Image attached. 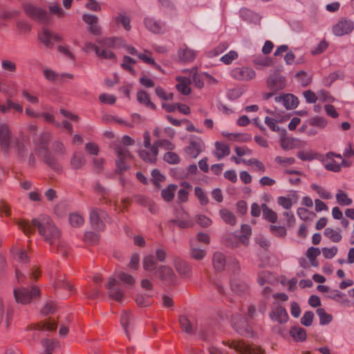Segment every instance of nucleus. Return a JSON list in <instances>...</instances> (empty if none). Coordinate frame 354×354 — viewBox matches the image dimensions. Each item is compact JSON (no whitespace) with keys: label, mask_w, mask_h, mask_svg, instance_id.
<instances>
[{"label":"nucleus","mask_w":354,"mask_h":354,"mask_svg":"<svg viewBox=\"0 0 354 354\" xmlns=\"http://www.w3.org/2000/svg\"><path fill=\"white\" fill-rule=\"evenodd\" d=\"M17 225L26 235L32 234L37 228L39 234L51 245L52 249L54 248L55 245L57 252L60 253L63 257L67 256L68 253L67 244L62 241H59L56 244L57 240L60 236V231L49 216L41 215L38 218H33L31 221L20 220L17 222Z\"/></svg>","instance_id":"obj_1"},{"label":"nucleus","mask_w":354,"mask_h":354,"mask_svg":"<svg viewBox=\"0 0 354 354\" xmlns=\"http://www.w3.org/2000/svg\"><path fill=\"white\" fill-rule=\"evenodd\" d=\"M224 345H227L229 350H223L216 346H210L208 348L209 354H232V349H234L239 354H265V351L261 346L255 344H246L243 341H223Z\"/></svg>","instance_id":"obj_2"},{"label":"nucleus","mask_w":354,"mask_h":354,"mask_svg":"<svg viewBox=\"0 0 354 354\" xmlns=\"http://www.w3.org/2000/svg\"><path fill=\"white\" fill-rule=\"evenodd\" d=\"M40 290L37 286H32L30 289L26 287L14 288L13 294L15 301L23 305L30 303L33 299L40 296Z\"/></svg>","instance_id":"obj_3"},{"label":"nucleus","mask_w":354,"mask_h":354,"mask_svg":"<svg viewBox=\"0 0 354 354\" xmlns=\"http://www.w3.org/2000/svg\"><path fill=\"white\" fill-rule=\"evenodd\" d=\"M115 150L118 157L115 160V173L122 175L129 168L127 160L131 158V154L127 147L122 145L116 146Z\"/></svg>","instance_id":"obj_4"},{"label":"nucleus","mask_w":354,"mask_h":354,"mask_svg":"<svg viewBox=\"0 0 354 354\" xmlns=\"http://www.w3.org/2000/svg\"><path fill=\"white\" fill-rule=\"evenodd\" d=\"M23 8L25 13L33 20L44 24L50 23V17L46 10L37 7L30 3H24Z\"/></svg>","instance_id":"obj_5"},{"label":"nucleus","mask_w":354,"mask_h":354,"mask_svg":"<svg viewBox=\"0 0 354 354\" xmlns=\"http://www.w3.org/2000/svg\"><path fill=\"white\" fill-rule=\"evenodd\" d=\"M16 138L8 123H0V149L2 151L8 153Z\"/></svg>","instance_id":"obj_6"},{"label":"nucleus","mask_w":354,"mask_h":354,"mask_svg":"<svg viewBox=\"0 0 354 354\" xmlns=\"http://www.w3.org/2000/svg\"><path fill=\"white\" fill-rule=\"evenodd\" d=\"M106 218H109V216L106 212L97 208L91 209L89 221L94 230H103L105 228L104 221H106Z\"/></svg>","instance_id":"obj_7"},{"label":"nucleus","mask_w":354,"mask_h":354,"mask_svg":"<svg viewBox=\"0 0 354 354\" xmlns=\"http://www.w3.org/2000/svg\"><path fill=\"white\" fill-rule=\"evenodd\" d=\"M230 76L238 81L248 82L255 78V71L248 66H238L232 68Z\"/></svg>","instance_id":"obj_8"},{"label":"nucleus","mask_w":354,"mask_h":354,"mask_svg":"<svg viewBox=\"0 0 354 354\" xmlns=\"http://www.w3.org/2000/svg\"><path fill=\"white\" fill-rule=\"evenodd\" d=\"M204 149L205 144L202 139L196 136H192L189 145L185 148V151L190 158H196Z\"/></svg>","instance_id":"obj_9"},{"label":"nucleus","mask_w":354,"mask_h":354,"mask_svg":"<svg viewBox=\"0 0 354 354\" xmlns=\"http://www.w3.org/2000/svg\"><path fill=\"white\" fill-rule=\"evenodd\" d=\"M267 86L272 91L277 92L286 86V77L277 72L271 74L266 81Z\"/></svg>","instance_id":"obj_10"},{"label":"nucleus","mask_w":354,"mask_h":354,"mask_svg":"<svg viewBox=\"0 0 354 354\" xmlns=\"http://www.w3.org/2000/svg\"><path fill=\"white\" fill-rule=\"evenodd\" d=\"M232 325L233 328L242 336H250L252 333V328L246 319L240 316L232 317Z\"/></svg>","instance_id":"obj_11"},{"label":"nucleus","mask_w":354,"mask_h":354,"mask_svg":"<svg viewBox=\"0 0 354 354\" xmlns=\"http://www.w3.org/2000/svg\"><path fill=\"white\" fill-rule=\"evenodd\" d=\"M155 274L165 283L172 285L175 283L176 276L172 268L167 266H160L157 268Z\"/></svg>","instance_id":"obj_12"},{"label":"nucleus","mask_w":354,"mask_h":354,"mask_svg":"<svg viewBox=\"0 0 354 354\" xmlns=\"http://www.w3.org/2000/svg\"><path fill=\"white\" fill-rule=\"evenodd\" d=\"M354 29V23L349 19H341L333 27V32L335 35L341 37L351 33Z\"/></svg>","instance_id":"obj_13"},{"label":"nucleus","mask_w":354,"mask_h":354,"mask_svg":"<svg viewBox=\"0 0 354 354\" xmlns=\"http://www.w3.org/2000/svg\"><path fill=\"white\" fill-rule=\"evenodd\" d=\"M38 39L47 48L53 47V41H60L62 40V37L60 35L53 32L46 28H43L41 31L39 32Z\"/></svg>","instance_id":"obj_14"},{"label":"nucleus","mask_w":354,"mask_h":354,"mask_svg":"<svg viewBox=\"0 0 354 354\" xmlns=\"http://www.w3.org/2000/svg\"><path fill=\"white\" fill-rule=\"evenodd\" d=\"M83 21L88 25V30L93 35H100L102 33L101 27L98 25V17L94 15L84 14Z\"/></svg>","instance_id":"obj_15"},{"label":"nucleus","mask_w":354,"mask_h":354,"mask_svg":"<svg viewBox=\"0 0 354 354\" xmlns=\"http://www.w3.org/2000/svg\"><path fill=\"white\" fill-rule=\"evenodd\" d=\"M174 267L178 274L185 279L190 278L192 276V267L189 263L180 258H176Z\"/></svg>","instance_id":"obj_16"},{"label":"nucleus","mask_w":354,"mask_h":354,"mask_svg":"<svg viewBox=\"0 0 354 354\" xmlns=\"http://www.w3.org/2000/svg\"><path fill=\"white\" fill-rule=\"evenodd\" d=\"M118 284L119 282L116 281L115 279L110 278L108 283L106 284V288L109 290V295L110 297L117 301H121L124 296V292L121 288L114 287Z\"/></svg>","instance_id":"obj_17"},{"label":"nucleus","mask_w":354,"mask_h":354,"mask_svg":"<svg viewBox=\"0 0 354 354\" xmlns=\"http://www.w3.org/2000/svg\"><path fill=\"white\" fill-rule=\"evenodd\" d=\"M275 102L281 103L287 109L296 108L299 104V100L296 96L292 94L287 93L275 97Z\"/></svg>","instance_id":"obj_18"},{"label":"nucleus","mask_w":354,"mask_h":354,"mask_svg":"<svg viewBox=\"0 0 354 354\" xmlns=\"http://www.w3.org/2000/svg\"><path fill=\"white\" fill-rule=\"evenodd\" d=\"M50 139V134L49 133H42L39 134V136L34 140V143L36 146L35 151L39 154L42 153V151L44 152L49 151L48 149V143Z\"/></svg>","instance_id":"obj_19"},{"label":"nucleus","mask_w":354,"mask_h":354,"mask_svg":"<svg viewBox=\"0 0 354 354\" xmlns=\"http://www.w3.org/2000/svg\"><path fill=\"white\" fill-rule=\"evenodd\" d=\"M145 27L153 33H162L165 31V25L153 18L147 17L144 20Z\"/></svg>","instance_id":"obj_20"},{"label":"nucleus","mask_w":354,"mask_h":354,"mask_svg":"<svg viewBox=\"0 0 354 354\" xmlns=\"http://www.w3.org/2000/svg\"><path fill=\"white\" fill-rule=\"evenodd\" d=\"M231 289L235 294L242 296L249 293V286L246 283L239 279L231 281Z\"/></svg>","instance_id":"obj_21"},{"label":"nucleus","mask_w":354,"mask_h":354,"mask_svg":"<svg viewBox=\"0 0 354 354\" xmlns=\"http://www.w3.org/2000/svg\"><path fill=\"white\" fill-rule=\"evenodd\" d=\"M270 315L272 320H275L280 324L286 323L289 318L286 310L281 306L273 310Z\"/></svg>","instance_id":"obj_22"},{"label":"nucleus","mask_w":354,"mask_h":354,"mask_svg":"<svg viewBox=\"0 0 354 354\" xmlns=\"http://www.w3.org/2000/svg\"><path fill=\"white\" fill-rule=\"evenodd\" d=\"M44 162L49 167L57 172H61L62 167L57 158L49 151L44 152L43 155Z\"/></svg>","instance_id":"obj_23"},{"label":"nucleus","mask_w":354,"mask_h":354,"mask_svg":"<svg viewBox=\"0 0 354 354\" xmlns=\"http://www.w3.org/2000/svg\"><path fill=\"white\" fill-rule=\"evenodd\" d=\"M196 53L186 46L181 47L178 52L179 59L183 62H193L196 57Z\"/></svg>","instance_id":"obj_24"},{"label":"nucleus","mask_w":354,"mask_h":354,"mask_svg":"<svg viewBox=\"0 0 354 354\" xmlns=\"http://www.w3.org/2000/svg\"><path fill=\"white\" fill-rule=\"evenodd\" d=\"M190 257L195 260H202L206 255L205 250L198 248L197 240L190 239Z\"/></svg>","instance_id":"obj_25"},{"label":"nucleus","mask_w":354,"mask_h":354,"mask_svg":"<svg viewBox=\"0 0 354 354\" xmlns=\"http://www.w3.org/2000/svg\"><path fill=\"white\" fill-rule=\"evenodd\" d=\"M97 42L100 45V47L108 49V48H116L120 46L123 41L121 38L118 37H106L97 39Z\"/></svg>","instance_id":"obj_26"},{"label":"nucleus","mask_w":354,"mask_h":354,"mask_svg":"<svg viewBox=\"0 0 354 354\" xmlns=\"http://www.w3.org/2000/svg\"><path fill=\"white\" fill-rule=\"evenodd\" d=\"M57 324L54 320H52L50 319H45L43 322H41L40 323H38L37 324H35L31 326V328H34L35 330H55L57 329Z\"/></svg>","instance_id":"obj_27"},{"label":"nucleus","mask_w":354,"mask_h":354,"mask_svg":"<svg viewBox=\"0 0 354 354\" xmlns=\"http://www.w3.org/2000/svg\"><path fill=\"white\" fill-rule=\"evenodd\" d=\"M212 261L214 268L216 270H223L226 264V259L225 255L223 253L220 252H214L212 257Z\"/></svg>","instance_id":"obj_28"},{"label":"nucleus","mask_w":354,"mask_h":354,"mask_svg":"<svg viewBox=\"0 0 354 354\" xmlns=\"http://www.w3.org/2000/svg\"><path fill=\"white\" fill-rule=\"evenodd\" d=\"M286 129L281 130L280 139L281 147L285 150L292 149L295 147L296 140L292 138L286 137Z\"/></svg>","instance_id":"obj_29"},{"label":"nucleus","mask_w":354,"mask_h":354,"mask_svg":"<svg viewBox=\"0 0 354 354\" xmlns=\"http://www.w3.org/2000/svg\"><path fill=\"white\" fill-rule=\"evenodd\" d=\"M137 100L139 103L144 104L153 110L156 109V106L151 102L149 95L144 90L138 91Z\"/></svg>","instance_id":"obj_30"},{"label":"nucleus","mask_w":354,"mask_h":354,"mask_svg":"<svg viewBox=\"0 0 354 354\" xmlns=\"http://www.w3.org/2000/svg\"><path fill=\"white\" fill-rule=\"evenodd\" d=\"M219 215L223 221L228 225H234L236 223V218L234 213L227 209H221L219 211Z\"/></svg>","instance_id":"obj_31"},{"label":"nucleus","mask_w":354,"mask_h":354,"mask_svg":"<svg viewBox=\"0 0 354 354\" xmlns=\"http://www.w3.org/2000/svg\"><path fill=\"white\" fill-rule=\"evenodd\" d=\"M290 335L296 341L303 342L306 339V331L300 326H293L290 330Z\"/></svg>","instance_id":"obj_32"},{"label":"nucleus","mask_w":354,"mask_h":354,"mask_svg":"<svg viewBox=\"0 0 354 354\" xmlns=\"http://www.w3.org/2000/svg\"><path fill=\"white\" fill-rule=\"evenodd\" d=\"M263 212V217L270 223H275L277 220V214L272 209H270L266 204L263 203L261 205Z\"/></svg>","instance_id":"obj_33"},{"label":"nucleus","mask_w":354,"mask_h":354,"mask_svg":"<svg viewBox=\"0 0 354 354\" xmlns=\"http://www.w3.org/2000/svg\"><path fill=\"white\" fill-rule=\"evenodd\" d=\"M85 162L84 156L79 152H75L71 158V165L73 169H79L84 165Z\"/></svg>","instance_id":"obj_34"},{"label":"nucleus","mask_w":354,"mask_h":354,"mask_svg":"<svg viewBox=\"0 0 354 354\" xmlns=\"http://www.w3.org/2000/svg\"><path fill=\"white\" fill-rule=\"evenodd\" d=\"M114 21L118 24H121L123 28L127 31L130 30L131 28L130 24L131 19L129 17L124 13H118V15L116 17H115Z\"/></svg>","instance_id":"obj_35"},{"label":"nucleus","mask_w":354,"mask_h":354,"mask_svg":"<svg viewBox=\"0 0 354 354\" xmlns=\"http://www.w3.org/2000/svg\"><path fill=\"white\" fill-rule=\"evenodd\" d=\"M215 147L217 151L215 153V156L219 160L223 158L224 156H228L230 153V147L223 143L216 142L215 143Z\"/></svg>","instance_id":"obj_36"},{"label":"nucleus","mask_w":354,"mask_h":354,"mask_svg":"<svg viewBox=\"0 0 354 354\" xmlns=\"http://www.w3.org/2000/svg\"><path fill=\"white\" fill-rule=\"evenodd\" d=\"M132 321V315L129 312H123L121 315L120 323L124 330H125L126 335L129 339H130L129 333V327Z\"/></svg>","instance_id":"obj_37"},{"label":"nucleus","mask_w":354,"mask_h":354,"mask_svg":"<svg viewBox=\"0 0 354 354\" xmlns=\"http://www.w3.org/2000/svg\"><path fill=\"white\" fill-rule=\"evenodd\" d=\"M177 185L171 184L167 188L161 191V196L165 201H171L173 200L174 193L177 189Z\"/></svg>","instance_id":"obj_38"},{"label":"nucleus","mask_w":354,"mask_h":354,"mask_svg":"<svg viewBox=\"0 0 354 354\" xmlns=\"http://www.w3.org/2000/svg\"><path fill=\"white\" fill-rule=\"evenodd\" d=\"M192 75L193 83L194 86L198 88H201L204 86L205 75L203 73H198L196 68H193L191 71Z\"/></svg>","instance_id":"obj_39"},{"label":"nucleus","mask_w":354,"mask_h":354,"mask_svg":"<svg viewBox=\"0 0 354 354\" xmlns=\"http://www.w3.org/2000/svg\"><path fill=\"white\" fill-rule=\"evenodd\" d=\"M316 313L319 318V324L321 325H326L331 322L333 317L330 314H328L322 308H319L316 310Z\"/></svg>","instance_id":"obj_40"},{"label":"nucleus","mask_w":354,"mask_h":354,"mask_svg":"<svg viewBox=\"0 0 354 354\" xmlns=\"http://www.w3.org/2000/svg\"><path fill=\"white\" fill-rule=\"evenodd\" d=\"M143 268L147 271H153L157 268V263L151 254L145 257L142 261Z\"/></svg>","instance_id":"obj_41"},{"label":"nucleus","mask_w":354,"mask_h":354,"mask_svg":"<svg viewBox=\"0 0 354 354\" xmlns=\"http://www.w3.org/2000/svg\"><path fill=\"white\" fill-rule=\"evenodd\" d=\"M179 323L181 326V328L183 331L188 334H193L194 333V328L188 319V318L184 315H181L179 317Z\"/></svg>","instance_id":"obj_42"},{"label":"nucleus","mask_w":354,"mask_h":354,"mask_svg":"<svg viewBox=\"0 0 354 354\" xmlns=\"http://www.w3.org/2000/svg\"><path fill=\"white\" fill-rule=\"evenodd\" d=\"M335 198L337 200V202L340 205H345L348 206L352 204V199L350 198L348 195L342 192V190H339L335 195Z\"/></svg>","instance_id":"obj_43"},{"label":"nucleus","mask_w":354,"mask_h":354,"mask_svg":"<svg viewBox=\"0 0 354 354\" xmlns=\"http://www.w3.org/2000/svg\"><path fill=\"white\" fill-rule=\"evenodd\" d=\"M297 213L299 217L305 221H312L316 216V214L314 212H310L304 207H299Z\"/></svg>","instance_id":"obj_44"},{"label":"nucleus","mask_w":354,"mask_h":354,"mask_svg":"<svg viewBox=\"0 0 354 354\" xmlns=\"http://www.w3.org/2000/svg\"><path fill=\"white\" fill-rule=\"evenodd\" d=\"M324 235L335 243L339 242L342 238V235L338 232L330 227H326L325 229Z\"/></svg>","instance_id":"obj_45"},{"label":"nucleus","mask_w":354,"mask_h":354,"mask_svg":"<svg viewBox=\"0 0 354 354\" xmlns=\"http://www.w3.org/2000/svg\"><path fill=\"white\" fill-rule=\"evenodd\" d=\"M12 148H15L17 151L18 154L21 156L24 157L26 156V151H27V147L26 145L24 143V142L20 140L19 138H16L14 141V143L12 145Z\"/></svg>","instance_id":"obj_46"},{"label":"nucleus","mask_w":354,"mask_h":354,"mask_svg":"<svg viewBox=\"0 0 354 354\" xmlns=\"http://www.w3.org/2000/svg\"><path fill=\"white\" fill-rule=\"evenodd\" d=\"M12 148H15L17 151L18 154L21 156L24 157L26 156V151H27V147L26 145L24 143V142L20 140L19 138H16L14 141V143L12 145Z\"/></svg>","instance_id":"obj_47"},{"label":"nucleus","mask_w":354,"mask_h":354,"mask_svg":"<svg viewBox=\"0 0 354 354\" xmlns=\"http://www.w3.org/2000/svg\"><path fill=\"white\" fill-rule=\"evenodd\" d=\"M96 55L102 59H115V54L110 50L102 48L100 46L98 47V49L96 53Z\"/></svg>","instance_id":"obj_48"},{"label":"nucleus","mask_w":354,"mask_h":354,"mask_svg":"<svg viewBox=\"0 0 354 354\" xmlns=\"http://www.w3.org/2000/svg\"><path fill=\"white\" fill-rule=\"evenodd\" d=\"M310 187L312 189L315 191L321 198L324 199H330L333 197L332 194L329 192L326 191L324 188L317 185V184H311Z\"/></svg>","instance_id":"obj_49"},{"label":"nucleus","mask_w":354,"mask_h":354,"mask_svg":"<svg viewBox=\"0 0 354 354\" xmlns=\"http://www.w3.org/2000/svg\"><path fill=\"white\" fill-rule=\"evenodd\" d=\"M308 123L311 127H316L319 129H323L326 126L327 122L325 118L316 116L309 119Z\"/></svg>","instance_id":"obj_50"},{"label":"nucleus","mask_w":354,"mask_h":354,"mask_svg":"<svg viewBox=\"0 0 354 354\" xmlns=\"http://www.w3.org/2000/svg\"><path fill=\"white\" fill-rule=\"evenodd\" d=\"M55 288L56 289L64 288L68 290V292H72L73 290V285H71L68 281H66L64 277H60L57 279L55 284Z\"/></svg>","instance_id":"obj_51"},{"label":"nucleus","mask_w":354,"mask_h":354,"mask_svg":"<svg viewBox=\"0 0 354 354\" xmlns=\"http://www.w3.org/2000/svg\"><path fill=\"white\" fill-rule=\"evenodd\" d=\"M194 194L202 205H205L209 203V199L207 194L203 192L202 188H201L200 187H195Z\"/></svg>","instance_id":"obj_52"},{"label":"nucleus","mask_w":354,"mask_h":354,"mask_svg":"<svg viewBox=\"0 0 354 354\" xmlns=\"http://www.w3.org/2000/svg\"><path fill=\"white\" fill-rule=\"evenodd\" d=\"M69 221L73 227H80L84 222V218L78 214H71L69 216Z\"/></svg>","instance_id":"obj_53"},{"label":"nucleus","mask_w":354,"mask_h":354,"mask_svg":"<svg viewBox=\"0 0 354 354\" xmlns=\"http://www.w3.org/2000/svg\"><path fill=\"white\" fill-rule=\"evenodd\" d=\"M165 176L160 174L158 169H153L151 171V181L156 187H159V183L165 180Z\"/></svg>","instance_id":"obj_54"},{"label":"nucleus","mask_w":354,"mask_h":354,"mask_svg":"<svg viewBox=\"0 0 354 354\" xmlns=\"http://www.w3.org/2000/svg\"><path fill=\"white\" fill-rule=\"evenodd\" d=\"M164 160L169 164H178L180 162L178 154L171 151H168L165 154Z\"/></svg>","instance_id":"obj_55"},{"label":"nucleus","mask_w":354,"mask_h":354,"mask_svg":"<svg viewBox=\"0 0 354 354\" xmlns=\"http://www.w3.org/2000/svg\"><path fill=\"white\" fill-rule=\"evenodd\" d=\"M238 57V54L236 51L231 50L228 53L222 56L220 60L225 64H230L233 60Z\"/></svg>","instance_id":"obj_56"},{"label":"nucleus","mask_w":354,"mask_h":354,"mask_svg":"<svg viewBox=\"0 0 354 354\" xmlns=\"http://www.w3.org/2000/svg\"><path fill=\"white\" fill-rule=\"evenodd\" d=\"M314 314L312 311H306L301 319V323L305 326H310L313 324Z\"/></svg>","instance_id":"obj_57"},{"label":"nucleus","mask_w":354,"mask_h":354,"mask_svg":"<svg viewBox=\"0 0 354 354\" xmlns=\"http://www.w3.org/2000/svg\"><path fill=\"white\" fill-rule=\"evenodd\" d=\"M136 302L140 307H147L151 304L149 296H145L142 295H138L136 296Z\"/></svg>","instance_id":"obj_58"},{"label":"nucleus","mask_w":354,"mask_h":354,"mask_svg":"<svg viewBox=\"0 0 354 354\" xmlns=\"http://www.w3.org/2000/svg\"><path fill=\"white\" fill-rule=\"evenodd\" d=\"M297 77L299 79V82L302 86H308L311 82L310 77L304 71L297 72Z\"/></svg>","instance_id":"obj_59"},{"label":"nucleus","mask_w":354,"mask_h":354,"mask_svg":"<svg viewBox=\"0 0 354 354\" xmlns=\"http://www.w3.org/2000/svg\"><path fill=\"white\" fill-rule=\"evenodd\" d=\"M177 90L183 95H187L191 93V88L189 86L187 80L183 81L176 85Z\"/></svg>","instance_id":"obj_60"},{"label":"nucleus","mask_w":354,"mask_h":354,"mask_svg":"<svg viewBox=\"0 0 354 354\" xmlns=\"http://www.w3.org/2000/svg\"><path fill=\"white\" fill-rule=\"evenodd\" d=\"M328 43L325 41H321L317 47L311 50V54L313 55H317L324 52L328 48Z\"/></svg>","instance_id":"obj_61"},{"label":"nucleus","mask_w":354,"mask_h":354,"mask_svg":"<svg viewBox=\"0 0 354 354\" xmlns=\"http://www.w3.org/2000/svg\"><path fill=\"white\" fill-rule=\"evenodd\" d=\"M16 26L21 33L28 32L31 30V26L26 21L19 20L17 21Z\"/></svg>","instance_id":"obj_62"},{"label":"nucleus","mask_w":354,"mask_h":354,"mask_svg":"<svg viewBox=\"0 0 354 354\" xmlns=\"http://www.w3.org/2000/svg\"><path fill=\"white\" fill-rule=\"evenodd\" d=\"M49 11L50 14L55 15L58 17H64L65 12L59 4H53L49 6Z\"/></svg>","instance_id":"obj_63"},{"label":"nucleus","mask_w":354,"mask_h":354,"mask_svg":"<svg viewBox=\"0 0 354 354\" xmlns=\"http://www.w3.org/2000/svg\"><path fill=\"white\" fill-rule=\"evenodd\" d=\"M118 278L124 283L128 285H133L135 283V279L129 274L124 272H120L118 275Z\"/></svg>","instance_id":"obj_64"}]
</instances>
